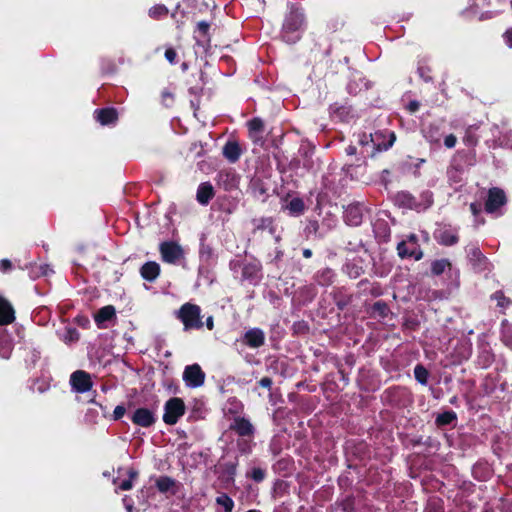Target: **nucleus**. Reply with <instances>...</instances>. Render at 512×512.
Instances as JSON below:
<instances>
[{
	"mask_svg": "<svg viewBox=\"0 0 512 512\" xmlns=\"http://www.w3.org/2000/svg\"><path fill=\"white\" fill-rule=\"evenodd\" d=\"M115 315V308L111 305L101 308L95 315L94 319L97 324H102L105 321L112 319Z\"/></svg>",
	"mask_w": 512,
	"mask_h": 512,
	"instance_id": "4468645a",
	"label": "nucleus"
},
{
	"mask_svg": "<svg viewBox=\"0 0 512 512\" xmlns=\"http://www.w3.org/2000/svg\"><path fill=\"white\" fill-rule=\"evenodd\" d=\"M471 210L474 214L477 213V206L475 204H471Z\"/></svg>",
	"mask_w": 512,
	"mask_h": 512,
	"instance_id": "c9c22d12",
	"label": "nucleus"
},
{
	"mask_svg": "<svg viewBox=\"0 0 512 512\" xmlns=\"http://www.w3.org/2000/svg\"><path fill=\"white\" fill-rule=\"evenodd\" d=\"M309 255H310L309 251H306L305 256H309Z\"/></svg>",
	"mask_w": 512,
	"mask_h": 512,
	"instance_id": "a19ab883",
	"label": "nucleus"
},
{
	"mask_svg": "<svg viewBox=\"0 0 512 512\" xmlns=\"http://www.w3.org/2000/svg\"><path fill=\"white\" fill-rule=\"evenodd\" d=\"M233 429L240 435H250L252 433V425L245 419H236L233 424Z\"/></svg>",
	"mask_w": 512,
	"mask_h": 512,
	"instance_id": "dca6fc26",
	"label": "nucleus"
},
{
	"mask_svg": "<svg viewBox=\"0 0 512 512\" xmlns=\"http://www.w3.org/2000/svg\"><path fill=\"white\" fill-rule=\"evenodd\" d=\"M260 385L262 387H265V388H268L270 387L271 385V380L269 378H263L261 381H260Z\"/></svg>",
	"mask_w": 512,
	"mask_h": 512,
	"instance_id": "473e14b6",
	"label": "nucleus"
},
{
	"mask_svg": "<svg viewBox=\"0 0 512 512\" xmlns=\"http://www.w3.org/2000/svg\"><path fill=\"white\" fill-rule=\"evenodd\" d=\"M249 127L253 131H260L263 127V123L261 120L254 119L249 122Z\"/></svg>",
	"mask_w": 512,
	"mask_h": 512,
	"instance_id": "393cba45",
	"label": "nucleus"
},
{
	"mask_svg": "<svg viewBox=\"0 0 512 512\" xmlns=\"http://www.w3.org/2000/svg\"><path fill=\"white\" fill-rule=\"evenodd\" d=\"M444 143H445L446 147L452 148L456 144V137L454 135L450 134V135L446 136Z\"/></svg>",
	"mask_w": 512,
	"mask_h": 512,
	"instance_id": "bb28decb",
	"label": "nucleus"
},
{
	"mask_svg": "<svg viewBox=\"0 0 512 512\" xmlns=\"http://www.w3.org/2000/svg\"><path fill=\"white\" fill-rule=\"evenodd\" d=\"M415 378L421 383L426 384L428 378V372L423 366H416L414 369Z\"/></svg>",
	"mask_w": 512,
	"mask_h": 512,
	"instance_id": "412c9836",
	"label": "nucleus"
},
{
	"mask_svg": "<svg viewBox=\"0 0 512 512\" xmlns=\"http://www.w3.org/2000/svg\"><path fill=\"white\" fill-rule=\"evenodd\" d=\"M166 13L167 9L163 5H157L150 9V15L155 18L165 15Z\"/></svg>",
	"mask_w": 512,
	"mask_h": 512,
	"instance_id": "b1692460",
	"label": "nucleus"
},
{
	"mask_svg": "<svg viewBox=\"0 0 512 512\" xmlns=\"http://www.w3.org/2000/svg\"><path fill=\"white\" fill-rule=\"evenodd\" d=\"M505 38L509 47H512V29L506 32Z\"/></svg>",
	"mask_w": 512,
	"mask_h": 512,
	"instance_id": "2f4dec72",
	"label": "nucleus"
},
{
	"mask_svg": "<svg viewBox=\"0 0 512 512\" xmlns=\"http://www.w3.org/2000/svg\"><path fill=\"white\" fill-rule=\"evenodd\" d=\"M15 319L14 309L11 304L0 296V325H8Z\"/></svg>",
	"mask_w": 512,
	"mask_h": 512,
	"instance_id": "6e6552de",
	"label": "nucleus"
},
{
	"mask_svg": "<svg viewBox=\"0 0 512 512\" xmlns=\"http://www.w3.org/2000/svg\"><path fill=\"white\" fill-rule=\"evenodd\" d=\"M125 414V408L123 406H117L115 409H114V412H113V416H114V419H120L123 415Z\"/></svg>",
	"mask_w": 512,
	"mask_h": 512,
	"instance_id": "cd10ccee",
	"label": "nucleus"
},
{
	"mask_svg": "<svg viewBox=\"0 0 512 512\" xmlns=\"http://www.w3.org/2000/svg\"><path fill=\"white\" fill-rule=\"evenodd\" d=\"M456 237L454 235H443L442 238H441V241L442 243H444L445 245H452L456 242Z\"/></svg>",
	"mask_w": 512,
	"mask_h": 512,
	"instance_id": "a878e982",
	"label": "nucleus"
},
{
	"mask_svg": "<svg viewBox=\"0 0 512 512\" xmlns=\"http://www.w3.org/2000/svg\"><path fill=\"white\" fill-rule=\"evenodd\" d=\"M455 418V414L452 412H447L439 415L437 417V422L439 424H449Z\"/></svg>",
	"mask_w": 512,
	"mask_h": 512,
	"instance_id": "5701e85b",
	"label": "nucleus"
},
{
	"mask_svg": "<svg viewBox=\"0 0 512 512\" xmlns=\"http://www.w3.org/2000/svg\"><path fill=\"white\" fill-rule=\"evenodd\" d=\"M213 196V188L209 184H202L197 191V199L200 203H207Z\"/></svg>",
	"mask_w": 512,
	"mask_h": 512,
	"instance_id": "2eb2a0df",
	"label": "nucleus"
},
{
	"mask_svg": "<svg viewBox=\"0 0 512 512\" xmlns=\"http://www.w3.org/2000/svg\"><path fill=\"white\" fill-rule=\"evenodd\" d=\"M200 28H202L203 30H205L207 28V25L206 24H203V23H200L199 24Z\"/></svg>",
	"mask_w": 512,
	"mask_h": 512,
	"instance_id": "e433bc0d",
	"label": "nucleus"
},
{
	"mask_svg": "<svg viewBox=\"0 0 512 512\" xmlns=\"http://www.w3.org/2000/svg\"><path fill=\"white\" fill-rule=\"evenodd\" d=\"M71 383L78 392H85L91 388V380L87 373L76 371L71 376Z\"/></svg>",
	"mask_w": 512,
	"mask_h": 512,
	"instance_id": "0eeeda50",
	"label": "nucleus"
},
{
	"mask_svg": "<svg viewBox=\"0 0 512 512\" xmlns=\"http://www.w3.org/2000/svg\"><path fill=\"white\" fill-rule=\"evenodd\" d=\"M122 472L123 476H125L126 478L121 480V482L119 483V489L124 491L129 490L132 488V483L136 479L138 473L133 469H124L122 470Z\"/></svg>",
	"mask_w": 512,
	"mask_h": 512,
	"instance_id": "ddd939ff",
	"label": "nucleus"
},
{
	"mask_svg": "<svg viewBox=\"0 0 512 512\" xmlns=\"http://www.w3.org/2000/svg\"><path fill=\"white\" fill-rule=\"evenodd\" d=\"M207 327H208V329H210V330L213 328V319H212V317H209V318L207 319Z\"/></svg>",
	"mask_w": 512,
	"mask_h": 512,
	"instance_id": "72a5a7b5",
	"label": "nucleus"
},
{
	"mask_svg": "<svg viewBox=\"0 0 512 512\" xmlns=\"http://www.w3.org/2000/svg\"><path fill=\"white\" fill-rule=\"evenodd\" d=\"M165 57L170 63H173L176 57V53L173 49H167L165 52Z\"/></svg>",
	"mask_w": 512,
	"mask_h": 512,
	"instance_id": "c85d7f7f",
	"label": "nucleus"
},
{
	"mask_svg": "<svg viewBox=\"0 0 512 512\" xmlns=\"http://www.w3.org/2000/svg\"><path fill=\"white\" fill-rule=\"evenodd\" d=\"M397 249L401 257H414L415 260H419L422 258V252L419 251L417 248L415 236H410L408 240L400 243Z\"/></svg>",
	"mask_w": 512,
	"mask_h": 512,
	"instance_id": "39448f33",
	"label": "nucleus"
},
{
	"mask_svg": "<svg viewBox=\"0 0 512 512\" xmlns=\"http://www.w3.org/2000/svg\"><path fill=\"white\" fill-rule=\"evenodd\" d=\"M160 272V266L156 262H148L141 268V275L144 279L152 281L156 279Z\"/></svg>",
	"mask_w": 512,
	"mask_h": 512,
	"instance_id": "9b49d317",
	"label": "nucleus"
},
{
	"mask_svg": "<svg viewBox=\"0 0 512 512\" xmlns=\"http://www.w3.org/2000/svg\"><path fill=\"white\" fill-rule=\"evenodd\" d=\"M173 485L174 482L167 477H162L157 480V487L159 488V490L163 492L170 490L173 487Z\"/></svg>",
	"mask_w": 512,
	"mask_h": 512,
	"instance_id": "4be33fe9",
	"label": "nucleus"
},
{
	"mask_svg": "<svg viewBox=\"0 0 512 512\" xmlns=\"http://www.w3.org/2000/svg\"><path fill=\"white\" fill-rule=\"evenodd\" d=\"M0 266L3 271H6L11 267V263L9 260L4 259L1 261Z\"/></svg>",
	"mask_w": 512,
	"mask_h": 512,
	"instance_id": "c756f323",
	"label": "nucleus"
},
{
	"mask_svg": "<svg viewBox=\"0 0 512 512\" xmlns=\"http://www.w3.org/2000/svg\"><path fill=\"white\" fill-rule=\"evenodd\" d=\"M132 421L139 426L148 427L153 424L154 416L153 413L145 408H140L135 411L132 417Z\"/></svg>",
	"mask_w": 512,
	"mask_h": 512,
	"instance_id": "1a4fd4ad",
	"label": "nucleus"
},
{
	"mask_svg": "<svg viewBox=\"0 0 512 512\" xmlns=\"http://www.w3.org/2000/svg\"><path fill=\"white\" fill-rule=\"evenodd\" d=\"M216 503L220 506L223 511L222 512H231L234 507L233 500L228 497L226 494H221L216 498Z\"/></svg>",
	"mask_w": 512,
	"mask_h": 512,
	"instance_id": "a211bd4d",
	"label": "nucleus"
},
{
	"mask_svg": "<svg viewBox=\"0 0 512 512\" xmlns=\"http://www.w3.org/2000/svg\"><path fill=\"white\" fill-rule=\"evenodd\" d=\"M183 379L188 386L199 387L204 383L205 374L198 364H193L185 368Z\"/></svg>",
	"mask_w": 512,
	"mask_h": 512,
	"instance_id": "7ed1b4c3",
	"label": "nucleus"
},
{
	"mask_svg": "<svg viewBox=\"0 0 512 512\" xmlns=\"http://www.w3.org/2000/svg\"><path fill=\"white\" fill-rule=\"evenodd\" d=\"M96 117L102 125H107L116 121L117 113L114 109H103L96 112Z\"/></svg>",
	"mask_w": 512,
	"mask_h": 512,
	"instance_id": "f8f14e48",
	"label": "nucleus"
},
{
	"mask_svg": "<svg viewBox=\"0 0 512 512\" xmlns=\"http://www.w3.org/2000/svg\"><path fill=\"white\" fill-rule=\"evenodd\" d=\"M162 259L168 263H175L183 256V249L174 242H164L160 245Z\"/></svg>",
	"mask_w": 512,
	"mask_h": 512,
	"instance_id": "20e7f679",
	"label": "nucleus"
},
{
	"mask_svg": "<svg viewBox=\"0 0 512 512\" xmlns=\"http://www.w3.org/2000/svg\"><path fill=\"white\" fill-rule=\"evenodd\" d=\"M287 209L290 211V213L297 214V213H300L303 211L304 204H303L302 200H300L298 198H294L287 205Z\"/></svg>",
	"mask_w": 512,
	"mask_h": 512,
	"instance_id": "6ab92c4d",
	"label": "nucleus"
},
{
	"mask_svg": "<svg viewBox=\"0 0 512 512\" xmlns=\"http://www.w3.org/2000/svg\"><path fill=\"white\" fill-rule=\"evenodd\" d=\"M253 478L260 481L263 479V472L261 470H254L253 471Z\"/></svg>",
	"mask_w": 512,
	"mask_h": 512,
	"instance_id": "7c9ffc66",
	"label": "nucleus"
},
{
	"mask_svg": "<svg viewBox=\"0 0 512 512\" xmlns=\"http://www.w3.org/2000/svg\"><path fill=\"white\" fill-rule=\"evenodd\" d=\"M506 202L505 194L502 190L498 188H493L489 190L488 199L485 204V209L487 212H494L500 206L504 205Z\"/></svg>",
	"mask_w": 512,
	"mask_h": 512,
	"instance_id": "423d86ee",
	"label": "nucleus"
},
{
	"mask_svg": "<svg viewBox=\"0 0 512 512\" xmlns=\"http://www.w3.org/2000/svg\"><path fill=\"white\" fill-rule=\"evenodd\" d=\"M450 266V263L447 260L441 259L434 261L432 264V272L435 275H439L445 271L446 268Z\"/></svg>",
	"mask_w": 512,
	"mask_h": 512,
	"instance_id": "aec40b11",
	"label": "nucleus"
},
{
	"mask_svg": "<svg viewBox=\"0 0 512 512\" xmlns=\"http://www.w3.org/2000/svg\"><path fill=\"white\" fill-rule=\"evenodd\" d=\"M417 108H418V105H417L416 103H411V104H410V110H411V111H416V110H417Z\"/></svg>",
	"mask_w": 512,
	"mask_h": 512,
	"instance_id": "f704fd0d",
	"label": "nucleus"
},
{
	"mask_svg": "<svg viewBox=\"0 0 512 512\" xmlns=\"http://www.w3.org/2000/svg\"><path fill=\"white\" fill-rule=\"evenodd\" d=\"M245 342L252 348H257L264 343V334L259 329H251L244 336Z\"/></svg>",
	"mask_w": 512,
	"mask_h": 512,
	"instance_id": "9d476101",
	"label": "nucleus"
},
{
	"mask_svg": "<svg viewBox=\"0 0 512 512\" xmlns=\"http://www.w3.org/2000/svg\"><path fill=\"white\" fill-rule=\"evenodd\" d=\"M391 136H392V140L390 142V145H392L393 141L395 140V136L393 134Z\"/></svg>",
	"mask_w": 512,
	"mask_h": 512,
	"instance_id": "58836bf2",
	"label": "nucleus"
},
{
	"mask_svg": "<svg viewBox=\"0 0 512 512\" xmlns=\"http://www.w3.org/2000/svg\"><path fill=\"white\" fill-rule=\"evenodd\" d=\"M185 405L180 398H172L165 404L163 420L166 424L173 425L184 414Z\"/></svg>",
	"mask_w": 512,
	"mask_h": 512,
	"instance_id": "f03ea898",
	"label": "nucleus"
},
{
	"mask_svg": "<svg viewBox=\"0 0 512 512\" xmlns=\"http://www.w3.org/2000/svg\"><path fill=\"white\" fill-rule=\"evenodd\" d=\"M224 155L231 161L238 159L240 155V148L235 142H228L224 147Z\"/></svg>",
	"mask_w": 512,
	"mask_h": 512,
	"instance_id": "f3484780",
	"label": "nucleus"
},
{
	"mask_svg": "<svg viewBox=\"0 0 512 512\" xmlns=\"http://www.w3.org/2000/svg\"><path fill=\"white\" fill-rule=\"evenodd\" d=\"M406 249H407V250H412V249H413V246L408 245V246H406Z\"/></svg>",
	"mask_w": 512,
	"mask_h": 512,
	"instance_id": "4c0bfd02",
	"label": "nucleus"
},
{
	"mask_svg": "<svg viewBox=\"0 0 512 512\" xmlns=\"http://www.w3.org/2000/svg\"><path fill=\"white\" fill-rule=\"evenodd\" d=\"M180 318L186 329L200 328V308L196 305L185 304L180 310Z\"/></svg>",
	"mask_w": 512,
	"mask_h": 512,
	"instance_id": "f257e3e1",
	"label": "nucleus"
},
{
	"mask_svg": "<svg viewBox=\"0 0 512 512\" xmlns=\"http://www.w3.org/2000/svg\"><path fill=\"white\" fill-rule=\"evenodd\" d=\"M349 153H351V154H352V153H354V148H351V149L349 150Z\"/></svg>",
	"mask_w": 512,
	"mask_h": 512,
	"instance_id": "ea45409f",
	"label": "nucleus"
}]
</instances>
